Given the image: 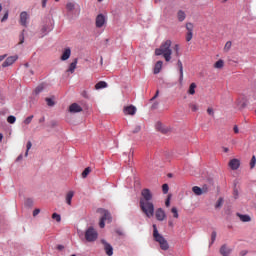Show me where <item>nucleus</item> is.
<instances>
[{"label": "nucleus", "instance_id": "nucleus-32", "mask_svg": "<svg viewBox=\"0 0 256 256\" xmlns=\"http://www.w3.org/2000/svg\"><path fill=\"white\" fill-rule=\"evenodd\" d=\"M89 173H91V168L87 167L84 169V171L82 172V177L83 179H86L87 175H89Z\"/></svg>", "mask_w": 256, "mask_h": 256}, {"label": "nucleus", "instance_id": "nucleus-59", "mask_svg": "<svg viewBox=\"0 0 256 256\" xmlns=\"http://www.w3.org/2000/svg\"><path fill=\"white\" fill-rule=\"evenodd\" d=\"M39 123H45V117L40 118Z\"/></svg>", "mask_w": 256, "mask_h": 256}, {"label": "nucleus", "instance_id": "nucleus-64", "mask_svg": "<svg viewBox=\"0 0 256 256\" xmlns=\"http://www.w3.org/2000/svg\"><path fill=\"white\" fill-rule=\"evenodd\" d=\"M155 1V3H159V2H161V0H154Z\"/></svg>", "mask_w": 256, "mask_h": 256}, {"label": "nucleus", "instance_id": "nucleus-3", "mask_svg": "<svg viewBox=\"0 0 256 256\" xmlns=\"http://www.w3.org/2000/svg\"><path fill=\"white\" fill-rule=\"evenodd\" d=\"M153 237L157 243L160 245V249L162 251H167L169 249V243H167V240L159 234V230H157V225L153 224Z\"/></svg>", "mask_w": 256, "mask_h": 256}, {"label": "nucleus", "instance_id": "nucleus-17", "mask_svg": "<svg viewBox=\"0 0 256 256\" xmlns=\"http://www.w3.org/2000/svg\"><path fill=\"white\" fill-rule=\"evenodd\" d=\"M78 59L75 58L72 63H70L69 68L67 69V73H75V69H77Z\"/></svg>", "mask_w": 256, "mask_h": 256}, {"label": "nucleus", "instance_id": "nucleus-60", "mask_svg": "<svg viewBox=\"0 0 256 256\" xmlns=\"http://www.w3.org/2000/svg\"><path fill=\"white\" fill-rule=\"evenodd\" d=\"M223 151H224V153H229V148L224 147V148H223Z\"/></svg>", "mask_w": 256, "mask_h": 256}, {"label": "nucleus", "instance_id": "nucleus-4", "mask_svg": "<svg viewBox=\"0 0 256 256\" xmlns=\"http://www.w3.org/2000/svg\"><path fill=\"white\" fill-rule=\"evenodd\" d=\"M97 213H100V215H102L99 223V226L101 229L105 228V221H108V223H111V213H109V211L103 208H99L97 210Z\"/></svg>", "mask_w": 256, "mask_h": 256}, {"label": "nucleus", "instance_id": "nucleus-51", "mask_svg": "<svg viewBox=\"0 0 256 256\" xmlns=\"http://www.w3.org/2000/svg\"><path fill=\"white\" fill-rule=\"evenodd\" d=\"M165 205H166V207H169L171 205V199L170 198L166 199Z\"/></svg>", "mask_w": 256, "mask_h": 256}, {"label": "nucleus", "instance_id": "nucleus-42", "mask_svg": "<svg viewBox=\"0 0 256 256\" xmlns=\"http://www.w3.org/2000/svg\"><path fill=\"white\" fill-rule=\"evenodd\" d=\"M222 206H223V198H219L218 201L216 202L215 208L219 209Z\"/></svg>", "mask_w": 256, "mask_h": 256}, {"label": "nucleus", "instance_id": "nucleus-7", "mask_svg": "<svg viewBox=\"0 0 256 256\" xmlns=\"http://www.w3.org/2000/svg\"><path fill=\"white\" fill-rule=\"evenodd\" d=\"M155 217L157 221H165V219H167V214H165V210H163V208H158L155 211Z\"/></svg>", "mask_w": 256, "mask_h": 256}, {"label": "nucleus", "instance_id": "nucleus-40", "mask_svg": "<svg viewBox=\"0 0 256 256\" xmlns=\"http://www.w3.org/2000/svg\"><path fill=\"white\" fill-rule=\"evenodd\" d=\"M162 191H163L164 195H167V193H169V185L168 184H163L162 185Z\"/></svg>", "mask_w": 256, "mask_h": 256}, {"label": "nucleus", "instance_id": "nucleus-20", "mask_svg": "<svg viewBox=\"0 0 256 256\" xmlns=\"http://www.w3.org/2000/svg\"><path fill=\"white\" fill-rule=\"evenodd\" d=\"M237 216L239 217L240 221H242V223H249V221H251V216L247 214H237Z\"/></svg>", "mask_w": 256, "mask_h": 256}, {"label": "nucleus", "instance_id": "nucleus-34", "mask_svg": "<svg viewBox=\"0 0 256 256\" xmlns=\"http://www.w3.org/2000/svg\"><path fill=\"white\" fill-rule=\"evenodd\" d=\"M231 47H232L231 41L226 42V44H225V46H224V51H225L226 53H228V51L231 50Z\"/></svg>", "mask_w": 256, "mask_h": 256}, {"label": "nucleus", "instance_id": "nucleus-62", "mask_svg": "<svg viewBox=\"0 0 256 256\" xmlns=\"http://www.w3.org/2000/svg\"><path fill=\"white\" fill-rule=\"evenodd\" d=\"M21 159H23V155H19L17 161H21Z\"/></svg>", "mask_w": 256, "mask_h": 256}, {"label": "nucleus", "instance_id": "nucleus-19", "mask_svg": "<svg viewBox=\"0 0 256 256\" xmlns=\"http://www.w3.org/2000/svg\"><path fill=\"white\" fill-rule=\"evenodd\" d=\"M161 69H163V61L156 62L154 66V75H158V73H161Z\"/></svg>", "mask_w": 256, "mask_h": 256}, {"label": "nucleus", "instance_id": "nucleus-15", "mask_svg": "<svg viewBox=\"0 0 256 256\" xmlns=\"http://www.w3.org/2000/svg\"><path fill=\"white\" fill-rule=\"evenodd\" d=\"M71 57V48H65L60 57L61 61H67Z\"/></svg>", "mask_w": 256, "mask_h": 256}, {"label": "nucleus", "instance_id": "nucleus-63", "mask_svg": "<svg viewBox=\"0 0 256 256\" xmlns=\"http://www.w3.org/2000/svg\"><path fill=\"white\" fill-rule=\"evenodd\" d=\"M3 141V134L0 133V143Z\"/></svg>", "mask_w": 256, "mask_h": 256}, {"label": "nucleus", "instance_id": "nucleus-49", "mask_svg": "<svg viewBox=\"0 0 256 256\" xmlns=\"http://www.w3.org/2000/svg\"><path fill=\"white\" fill-rule=\"evenodd\" d=\"M41 213V209L39 208H36L34 211H33V217H37V215Z\"/></svg>", "mask_w": 256, "mask_h": 256}, {"label": "nucleus", "instance_id": "nucleus-25", "mask_svg": "<svg viewBox=\"0 0 256 256\" xmlns=\"http://www.w3.org/2000/svg\"><path fill=\"white\" fill-rule=\"evenodd\" d=\"M223 67H225V62L221 59L214 63V69H223Z\"/></svg>", "mask_w": 256, "mask_h": 256}, {"label": "nucleus", "instance_id": "nucleus-44", "mask_svg": "<svg viewBox=\"0 0 256 256\" xmlns=\"http://www.w3.org/2000/svg\"><path fill=\"white\" fill-rule=\"evenodd\" d=\"M25 205H27V207H33V199L27 198L25 200Z\"/></svg>", "mask_w": 256, "mask_h": 256}, {"label": "nucleus", "instance_id": "nucleus-1", "mask_svg": "<svg viewBox=\"0 0 256 256\" xmlns=\"http://www.w3.org/2000/svg\"><path fill=\"white\" fill-rule=\"evenodd\" d=\"M139 205L142 213H144V215L148 217V219H151V217L155 215V204H153V192H151L149 188L142 189Z\"/></svg>", "mask_w": 256, "mask_h": 256}, {"label": "nucleus", "instance_id": "nucleus-24", "mask_svg": "<svg viewBox=\"0 0 256 256\" xmlns=\"http://www.w3.org/2000/svg\"><path fill=\"white\" fill-rule=\"evenodd\" d=\"M178 21L183 22L184 19H186L187 15L183 10H179L177 13Z\"/></svg>", "mask_w": 256, "mask_h": 256}, {"label": "nucleus", "instance_id": "nucleus-39", "mask_svg": "<svg viewBox=\"0 0 256 256\" xmlns=\"http://www.w3.org/2000/svg\"><path fill=\"white\" fill-rule=\"evenodd\" d=\"M7 121H8L11 125H13V123H15V121H17V118H16L15 116L11 115V116H8Z\"/></svg>", "mask_w": 256, "mask_h": 256}, {"label": "nucleus", "instance_id": "nucleus-47", "mask_svg": "<svg viewBox=\"0 0 256 256\" xmlns=\"http://www.w3.org/2000/svg\"><path fill=\"white\" fill-rule=\"evenodd\" d=\"M7 19H9V12H6L3 16V18L1 19V22L4 23V21H7Z\"/></svg>", "mask_w": 256, "mask_h": 256}, {"label": "nucleus", "instance_id": "nucleus-16", "mask_svg": "<svg viewBox=\"0 0 256 256\" xmlns=\"http://www.w3.org/2000/svg\"><path fill=\"white\" fill-rule=\"evenodd\" d=\"M156 130L160 131V133H168L169 128L165 127V125H163V123L157 122L156 123Z\"/></svg>", "mask_w": 256, "mask_h": 256}, {"label": "nucleus", "instance_id": "nucleus-37", "mask_svg": "<svg viewBox=\"0 0 256 256\" xmlns=\"http://www.w3.org/2000/svg\"><path fill=\"white\" fill-rule=\"evenodd\" d=\"M52 219H55V221H57V223L61 222V215L57 214V213H53L52 214Z\"/></svg>", "mask_w": 256, "mask_h": 256}, {"label": "nucleus", "instance_id": "nucleus-33", "mask_svg": "<svg viewBox=\"0 0 256 256\" xmlns=\"http://www.w3.org/2000/svg\"><path fill=\"white\" fill-rule=\"evenodd\" d=\"M255 164H256V157L255 155H253L250 160V169H255Z\"/></svg>", "mask_w": 256, "mask_h": 256}, {"label": "nucleus", "instance_id": "nucleus-36", "mask_svg": "<svg viewBox=\"0 0 256 256\" xmlns=\"http://www.w3.org/2000/svg\"><path fill=\"white\" fill-rule=\"evenodd\" d=\"M215 239H217V232L213 231L212 234H211L210 246H212L215 243Z\"/></svg>", "mask_w": 256, "mask_h": 256}, {"label": "nucleus", "instance_id": "nucleus-6", "mask_svg": "<svg viewBox=\"0 0 256 256\" xmlns=\"http://www.w3.org/2000/svg\"><path fill=\"white\" fill-rule=\"evenodd\" d=\"M193 29H195V26L191 22L186 23V41L189 43L191 39H193Z\"/></svg>", "mask_w": 256, "mask_h": 256}, {"label": "nucleus", "instance_id": "nucleus-54", "mask_svg": "<svg viewBox=\"0 0 256 256\" xmlns=\"http://www.w3.org/2000/svg\"><path fill=\"white\" fill-rule=\"evenodd\" d=\"M47 1H49V0H42L43 9H45V7H47Z\"/></svg>", "mask_w": 256, "mask_h": 256}, {"label": "nucleus", "instance_id": "nucleus-38", "mask_svg": "<svg viewBox=\"0 0 256 256\" xmlns=\"http://www.w3.org/2000/svg\"><path fill=\"white\" fill-rule=\"evenodd\" d=\"M189 107L194 113L199 111V106L197 104H189Z\"/></svg>", "mask_w": 256, "mask_h": 256}, {"label": "nucleus", "instance_id": "nucleus-18", "mask_svg": "<svg viewBox=\"0 0 256 256\" xmlns=\"http://www.w3.org/2000/svg\"><path fill=\"white\" fill-rule=\"evenodd\" d=\"M220 254L223 255V256L231 255V248L227 247V245H223L220 248Z\"/></svg>", "mask_w": 256, "mask_h": 256}, {"label": "nucleus", "instance_id": "nucleus-10", "mask_svg": "<svg viewBox=\"0 0 256 256\" xmlns=\"http://www.w3.org/2000/svg\"><path fill=\"white\" fill-rule=\"evenodd\" d=\"M29 19V14L25 11L20 13V25L22 27H27V20Z\"/></svg>", "mask_w": 256, "mask_h": 256}, {"label": "nucleus", "instance_id": "nucleus-53", "mask_svg": "<svg viewBox=\"0 0 256 256\" xmlns=\"http://www.w3.org/2000/svg\"><path fill=\"white\" fill-rule=\"evenodd\" d=\"M141 131V126H136L135 130L133 133H139Z\"/></svg>", "mask_w": 256, "mask_h": 256}, {"label": "nucleus", "instance_id": "nucleus-26", "mask_svg": "<svg viewBox=\"0 0 256 256\" xmlns=\"http://www.w3.org/2000/svg\"><path fill=\"white\" fill-rule=\"evenodd\" d=\"M180 49H181V48H180L179 44H175V45L173 46V51H174L175 57H181V52H179Z\"/></svg>", "mask_w": 256, "mask_h": 256}, {"label": "nucleus", "instance_id": "nucleus-12", "mask_svg": "<svg viewBox=\"0 0 256 256\" xmlns=\"http://www.w3.org/2000/svg\"><path fill=\"white\" fill-rule=\"evenodd\" d=\"M123 111H124V114L126 115H135L137 113V108L133 105H130V106L124 107Z\"/></svg>", "mask_w": 256, "mask_h": 256}, {"label": "nucleus", "instance_id": "nucleus-31", "mask_svg": "<svg viewBox=\"0 0 256 256\" xmlns=\"http://www.w3.org/2000/svg\"><path fill=\"white\" fill-rule=\"evenodd\" d=\"M19 45H23V43H25V30H23L19 36Z\"/></svg>", "mask_w": 256, "mask_h": 256}, {"label": "nucleus", "instance_id": "nucleus-11", "mask_svg": "<svg viewBox=\"0 0 256 256\" xmlns=\"http://www.w3.org/2000/svg\"><path fill=\"white\" fill-rule=\"evenodd\" d=\"M101 243L104 245V250L106 252V255L111 256L113 255V246L111 244L107 243L105 240H101Z\"/></svg>", "mask_w": 256, "mask_h": 256}, {"label": "nucleus", "instance_id": "nucleus-43", "mask_svg": "<svg viewBox=\"0 0 256 256\" xmlns=\"http://www.w3.org/2000/svg\"><path fill=\"white\" fill-rule=\"evenodd\" d=\"M45 101H46L48 107H53V105H55V102L51 98H46Z\"/></svg>", "mask_w": 256, "mask_h": 256}, {"label": "nucleus", "instance_id": "nucleus-58", "mask_svg": "<svg viewBox=\"0 0 256 256\" xmlns=\"http://www.w3.org/2000/svg\"><path fill=\"white\" fill-rule=\"evenodd\" d=\"M116 233H117V235H123V231H121V230H116Z\"/></svg>", "mask_w": 256, "mask_h": 256}, {"label": "nucleus", "instance_id": "nucleus-46", "mask_svg": "<svg viewBox=\"0 0 256 256\" xmlns=\"http://www.w3.org/2000/svg\"><path fill=\"white\" fill-rule=\"evenodd\" d=\"M201 190H202V195H203L204 193H208L209 187H208L207 185H204V186L201 188Z\"/></svg>", "mask_w": 256, "mask_h": 256}, {"label": "nucleus", "instance_id": "nucleus-57", "mask_svg": "<svg viewBox=\"0 0 256 256\" xmlns=\"http://www.w3.org/2000/svg\"><path fill=\"white\" fill-rule=\"evenodd\" d=\"M5 57H7V54L0 56V63H1V61H3L5 59Z\"/></svg>", "mask_w": 256, "mask_h": 256}, {"label": "nucleus", "instance_id": "nucleus-23", "mask_svg": "<svg viewBox=\"0 0 256 256\" xmlns=\"http://www.w3.org/2000/svg\"><path fill=\"white\" fill-rule=\"evenodd\" d=\"M177 66H178L179 72H180V81H183V62H181V60H178Z\"/></svg>", "mask_w": 256, "mask_h": 256}, {"label": "nucleus", "instance_id": "nucleus-21", "mask_svg": "<svg viewBox=\"0 0 256 256\" xmlns=\"http://www.w3.org/2000/svg\"><path fill=\"white\" fill-rule=\"evenodd\" d=\"M95 89H96L97 91H99V89H107V82H105V81H100V82L96 83Z\"/></svg>", "mask_w": 256, "mask_h": 256}, {"label": "nucleus", "instance_id": "nucleus-45", "mask_svg": "<svg viewBox=\"0 0 256 256\" xmlns=\"http://www.w3.org/2000/svg\"><path fill=\"white\" fill-rule=\"evenodd\" d=\"M82 97H84V99H89V92H87V90H84L82 93H81Z\"/></svg>", "mask_w": 256, "mask_h": 256}, {"label": "nucleus", "instance_id": "nucleus-52", "mask_svg": "<svg viewBox=\"0 0 256 256\" xmlns=\"http://www.w3.org/2000/svg\"><path fill=\"white\" fill-rule=\"evenodd\" d=\"M159 97V90L156 91V94L152 97L151 101H155Z\"/></svg>", "mask_w": 256, "mask_h": 256}, {"label": "nucleus", "instance_id": "nucleus-22", "mask_svg": "<svg viewBox=\"0 0 256 256\" xmlns=\"http://www.w3.org/2000/svg\"><path fill=\"white\" fill-rule=\"evenodd\" d=\"M74 195H75V192H73V191H69L66 194V203H67V205H71V201H72Z\"/></svg>", "mask_w": 256, "mask_h": 256}, {"label": "nucleus", "instance_id": "nucleus-35", "mask_svg": "<svg viewBox=\"0 0 256 256\" xmlns=\"http://www.w3.org/2000/svg\"><path fill=\"white\" fill-rule=\"evenodd\" d=\"M66 9H67V11H73V9H75V4H73V2L67 3Z\"/></svg>", "mask_w": 256, "mask_h": 256}, {"label": "nucleus", "instance_id": "nucleus-27", "mask_svg": "<svg viewBox=\"0 0 256 256\" xmlns=\"http://www.w3.org/2000/svg\"><path fill=\"white\" fill-rule=\"evenodd\" d=\"M195 89H197V84L191 83L188 89V94L193 95L195 93Z\"/></svg>", "mask_w": 256, "mask_h": 256}, {"label": "nucleus", "instance_id": "nucleus-9", "mask_svg": "<svg viewBox=\"0 0 256 256\" xmlns=\"http://www.w3.org/2000/svg\"><path fill=\"white\" fill-rule=\"evenodd\" d=\"M17 59H19V56H17V55L8 57V58L2 63V67H9V66L13 65V63H15V61H17Z\"/></svg>", "mask_w": 256, "mask_h": 256}, {"label": "nucleus", "instance_id": "nucleus-50", "mask_svg": "<svg viewBox=\"0 0 256 256\" xmlns=\"http://www.w3.org/2000/svg\"><path fill=\"white\" fill-rule=\"evenodd\" d=\"M207 113H208V115H214L215 114V112H213V108H208Z\"/></svg>", "mask_w": 256, "mask_h": 256}, {"label": "nucleus", "instance_id": "nucleus-41", "mask_svg": "<svg viewBox=\"0 0 256 256\" xmlns=\"http://www.w3.org/2000/svg\"><path fill=\"white\" fill-rule=\"evenodd\" d=\"M33 115L28 116L25 120H24V125H30L31 121H33Z\"/></svg>", "mask_w": 256, "mask_h": 256}, {"label": "nucleus", "instance_id": "nucleus-8", "mask_svg": "<svg viewBox=\"0 0 256 256\" xmlns=\"http://www.w3.org/2000/svg\"><path fill=\"white\" fill-rule=\"evenodd\" d=\"M228 165H229L230 169H232V171H237V169H239V167H241V161H239V159H237V158H234L229 161Z\"/></svg>", "mask_w": 256, "mask_h": 256}, {"label": "nucleus", "instance_id": "nucleus-28", "mask_svg": "<svg viewBox=\"0 0 256 256\" xmlns=\"http://www.w3.org/2000/svg\"><path fill=\"white\" fill-rule=\"evenodd\" d=\"M192 191L194 194H196L198 196L203 195V191L201 190V187H199V186L192 187Z\"/></svg>", "mask_w": 256, "mask_h": 256}, {"label": "nucleus", "instance_id": "nucleus-30", "mask_svg": "<svg viewBox=\"0 0 256 256\" xmlns=\"http://www.w3.org/2000/svg\"><path fill=\"white\" fill-rule=\"evenodd\" d=\"M31 147H33V144L31 143V141H28L27 144H26L25 157L29 156V151H30Z\"/></svg>", "mask_w": 256, "mask_h": 256}, {"label": "nucleus", "instance_id": "nucleus-5", "mask_svg": "<svg viewBox=\"0 0 256 256\" xmlns=\"http://www.w3.org/2000/svg\"><path fill=\"white\" fill-rule=\"evenodd\" d=\"M97 237H99V234L97 233V230L93 227H89L85 232V239L88 241V243H93L97 241Z\"/></svg>", "mask_w": 256, "mask_h": 256}, {"label": "nucleus", "instance_id": "nucleus-56", "mask_svg": "<svg viewBox=\"0 0 256 256\" xmlns=\"http://www.w3.org/2000/svg\"><path fill=\"white\" fill-rule=\"evenodd\" d=\"M233 131H234V133H236V134L239 133V127L234 126Z\"/></svg>", "mask_w": 256, "mask_h": 256}, {"label": "nucleus", "instance_id": "nucleus-2", "mask_svg": "<svg viewBox=\"0 0 256 256\" xmlns=\"http://www.w3.org/2000/svg\"><path fill=\"white\" fill-rule=\"evenodd\" d=\"M172 44L173 42L171 40L162 42L160 47L155 49V55L157 57L162 55L166 63H169V61H171V55H173V49H171Z\"/></svg>", "mask_w": 256, "mask_h": 256}, {"label": "nucleus", "instance_id": "nucleus-13", "mask_svg": "<svg viewBox=\"0 0 256 256\" xmlns=\"http://www.w3.org/2000/svg\"><path fill=\"white\" fill-rule=\"evenodd\" d=\"M81 111H83V108L77 103H73L69 106L70 113H81Z\"/></svg>", "mask_w": 256, "mask_h": 256}, {"label": "nucleus", "instance_id": "nucleus-29", "mask_svg": "<svg viewBox=\"0 0 256 256\" xmlns=\"http://www.w3.org/2000/svg\"><path fill=\"white\" fill-rule=\"evenodd\" d=\"M171 213L173 214L174 219H179V211L177 210V207H173Z\"/></svg>", "mask_w": 256, "mask_h": 256}, {"label": "nucleus", "instance_id": "nucleus-14", "mask_svg": "<svg viewBox=\"0 0 256 256\" xmlns=\"http://www.w3.org/2000/svg\"><path fill=\"white\" fill-rule=\"evenodd\" d=\"M103 25H105V16L103 14H99L96 17V27L98 29H101V27H103Z\"/></svg>", "mask_w": 256, "mask_h": 256}, {"label": "nucleus", "instance_id": "nucleus-61", "mask_svg": "<svg viewBox=\"0 0 256 256\" xmlns=\"http://www.w3.org/2000/svg\"><path fill=\"white\" fill-rule=\"evenodd\" d=\"M45 31H47V26H44V27L42 28V33H45Z\"/></svg>", "mask_w": 256, "mask_h": 256}, {"label": "nucleus", "instance_id": "nucleus-48", "mask_svg": "<svg viewBox=\"0 0 256 256\" xmlns=\"http://www.w3.org/2000/svg\"><path fill=\"white\" fill-rule=\"evenodd\" d=\"M41 91H43V86L40 85L35 89L36 95H38V93H41Z\"/></svg>", "mask_w": 256, "mask_h": 256}, {"label": "nucleus", "instance_id": "nucleus-55", "mask_svg": "<svg viewBox=\"0 0 256 256\" xmlns=\"http://www.w3.org/2000/svg\"><path fill=\"white\" fill-rule=\"evenodd\" d=\"M58 251H63V249H65L64 245H58L57 246Z\"/></svg>", "mask_w": 256, "mask_h": 256}]
</instances>
